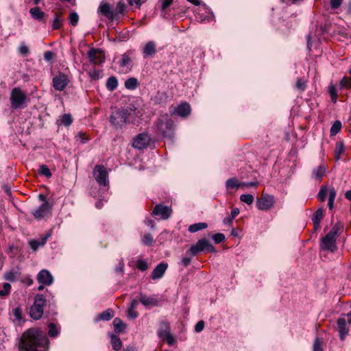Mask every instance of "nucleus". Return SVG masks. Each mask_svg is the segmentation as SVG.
Instances as JSON below:
<instances>
[{
    "label": "nucleus",
    "instance_id": "obj_1",
    "mask_svg": "<svg viewBox=\"0 0 351 351\" xmlns=\"http://www.w3.org/2000/svg\"><path fill=\"white\" fill-rule=\"evenodd\" d=\"M48 339L40 331L30 328L21 336L19 351H47Z\"/></svg>",
    "mask_w": 351,
    "mask_h": 351
},
{
    "label": "nucleus",
    "instance_id": "obj_2",
    "mask_svg": "<svg viewBox=\"0 0 351 351\" xmlns=\"http://www.w3.org/2000/svg\"><path fill=\"white\" fill-rule=\"evenodd\" d=\"M154 128L156 133L160 134L163 138L172 139L174 135V121L165 114L160 116L154 123Z\"/></svg>",
    "mask_w": 351,
    "mask_h": 351
},
{
    "label": "nucleus",
    "instance_id": "obj_3",
    "mask_svg": "<svg viewBox=\"0 0 351 351\" xmlns=\"http://www.w3.org/2000/svg\"><path fill=\"white\" fill-rule=\"evenodd\" d=\"M132 110L128 108H120L113 111L110 117L111 125L119 128L130 123Z\"/></svg>",
    "mask_w": 351,
    "mask_h": 351
},
{
    "label": "nucleus",
    "instance_id": "obj_4",
    "mask_svg": "<svg viewBox=\"0 0 351 351\" xmlns=\"http://www.w3.org/2000/svg\"><path fill=\"white\" fill-rule=\"evenodd\" d=\"M206 251L208 253L216 252L215 247L205 238L199 239L186 251L187 256H195L200 252Z\"/></svg>",
    "mask_w": 351,
    "mask_h": 351
},
{
    "label": "nucleus",
    "instance_id": "obj_5",
    "mask_svg": "<svg viewBox=\"0 0 351 351\" xmlns=\"http://www.w3.org/2000/svg\"><path fill=\"white\" fill-rule=\"evenodd\" d=\"M27 95L19 87L14 88L10 93V101L13 109L23 108L25 107Z\"/></svg>",
    "mask_w": 351,
    "mask_h": 351
},
{
    "label": "nucleus",
    "instance_id": "obj_6",
    "mask_svg": "<svg viewBox=\"0 0 351 351\" xmlns=\"http://www.w3.org/2000/svg\"><path fill=\"white\" fill-rule=\"evenodd\" d=\"M46 305V299L43 294H36L34 298L33 305L29 309L30 317L38 320L43 315V307Z\"/></svg>",
    "mask_w": 351,
    "mask_h": 351
},
{
    "label": "nucleus",
    "instance_id": "obj_7",
    "mask_svg": "<svg viewBox=\"0 0 351 351\" xmlns=\"http://www.w3.org/2000/svg\"><path fill=\"white\" fill-rule=\"evenodd\" d=\"M93 174L100 186H106L108 184V173L104 165H97L93 169Z\"/></svg>",
    "mask_w": 351,
    "mask_h": 351
},
{
    "label": "nucleus",
    "instance_id": "obj_8",
    "mask_svg": "<svg viewBox=\"0 0 351 351\" xmlns=\"http://www.w3.org/2000/svg\"><path fill=\"white\" fill-rule=\"evenodd\" d=\"M70 83L69 76L62 72H58L52 78V86L56 90L62 91Z\"/></svg>",
    "mask_w": 351,
    "mask_h": 351
},
{
    "label": "nucleus",
    "instance_id": "obj_9",
    "mask_svg": "<svg viewBox=\"0 0 351 351\" xmlns=\"http://www.w3.org/2000/svg\"><path fill=\"white\" fill-rule=\"evenodd\" d=\"M150 136L147 132L138 134L133 141L132 146L138 149L146 148L150 142Z\"/></svg>",
    "mask_w": 351,
    "mask_h": 351
},
{
    "label": "nucleus",
    "instance_id": "obj_10",
    "mask_svg": "<svg viewBox=\"0 0 351 351\" xmlns=\"http://www.w3.org/2000/svg\"><path fill=\"white\" fill-rule=\"evenodd\" d=\"M336 241L337 239L332 237H330L326 234V235L322 239L320 243V248L322 250L335 252L337 250Z\"/></svg>",
    "mask_w": 351,
    "mask_h": 351
},
{
    "label": "nucleus",
    "instance_id": "obj_11",
    "mask_svg": "<svg viewBox=\"0 0 351 351\" xmlns=\"http://www.w3.org/2000/svg\"><path fill=\"white\" fill-rule=\"evenodd\" d=\"M274 204V196L270 195H263L261 198L257 199V207L261 210H268Z\"/></svg>",
    "mask_w": 351,
    "mask_h": 351
},
{
    "label": "nucleus",
    "instance_id": "obj_12",
    "mask_svg": "<svg viewBox=\"0 0 351 351\" xmlns=\"http://www.w3.org/2000/svg\"><path fill=\"white\" fill-rule=\"evenodd\" d=\"M191 108L190 105L187 102H182L171 112V114L185 118L191 114Z\"/></svg>",
    "mask_w": 351,
    "mask_h": 351
},
{
    "label": "nucleus",
    "instance_id": "obj_13",
    "mask_svg": "<svg viewBox=\"0 0 351 351\" xmlns=\"http://www.w3.org/2000/svg\"><path fill=\"white\" fill-rule=\"evenodd\" d=\"M52 206L49 202L43 203L40 206L32 211V215L36 219H41L51 212Z\"/></svg>",
    "mask_w": 351,
    "mask_h": 351
},
{
    "label": "nucleus",
    "instance_id": "obj_14",
    "mask_svg": "<svg viewBox=\"0 0 351 351\" xmlns=\"http://www.w3.org/2000/svg\"><path fill=\"white\" fill-rule=\"evenodd\" d=\"M171 213V209L167 206L161 204H157L153 211L152 215L154 216H160L162 219H168Z\"/></svg>",
    "mask_w": 351,
    "mask_h": 351
},
{
    "label": "nucleus",
    "instance_id": "obj_15",
    "mask_svg": "<svg viewBox=\"0 0 351 351\" xmlns=\"http://www.w3.org/2000/svg\"><path fill=\"white\" fill-rule=\"evenodd\" d=\"M37 280L39 284L49 286L53 282V277L47 269H42L37 275Z\"/></svg>",
    "mask_w": 351,
    "mask_h": 351
},
{
    "label": "nucleus",
    "instance_id": "obj_16",
    "mask_svg": "<svg viewBox=\"0 0 351 351\" xmlns=\"http://www.w3.org/2000/svg\"><path fill=\"white\" fill-rule=\"evenodd\" d=\"M139 302L145 307L156 306L158 304V300L156 297L148 296L141 293L139 294Z\"/></svg>",
    "mask_w": 351,
    "mask_h": 351
},
{
    "label": "nucleus",
    "instance_id": "obj_17",
    "mask_svg": "<svg viewBox=\"0 0 351 351\" xmlns=\"http://www.w3.org/2000/svg\"><path fill=\"white\" fill-rule=\"evenodd\" d=\"M88 57L90 62L93 64H101L104 62V58L99 49L92 48L88 52Z\"/></svg>",
    "mask_w": 351,
    "mask_h": 351
},
{
    "label": "nucleus",
    "instance_id": "obj_18",
    "mask_svg": "<svg viewBox=\"0 0 351 351\" xmlns=\"http://www.w3.org/2000/svg\"><path fill=\"white\" fill-rule=\"evenodd\" d=\"M98 13L104 15L110 20H114L113 10H112L110 5L107 2H101L98 8Z\"/></svg>",
    "mask_w": 351,
    "mask_h": 351
},
{
    "label": "nucleus",
    "instance_id": "obj_19",
    "mask_svg": "<svg viewBox=\"0 0 351 351\" xmlns=\"http://www.w3.org/2000/svg\"><path fill=\"white\" fill-rule=\"evenodd\" d=\"M156 53V45L154 41L147 42L142 49L143 58H152Z\"/></svg>",
    "mask_w": 351,
    "mask_h": 351
},
{
    "label": "nucleus",
    "instance_id": "obj_20",
    "mask_svg": "<svg viewBox=\"0 0 351 351\" xmlns=\"http://www.w3.org/2000/svg\"><path fill=\"white\" fill-rule=\"evenodd\" d=\"M168 267L167 263L162 262L157 265L152 272V278L157 280L161 278Z\"/></svg>",
    "mask_w": 351,
    "mask_h": 351
},
{
    "label": "nucleus",
    "instance_id": "obj_21",
    "mask_svg": "<svg viewBox=\"0 0 351 351\" xmlns=\"http://www.w3.org/2000/svg\"><path fill=\"white\" fill-rule=\"evenodd\" d=\"M337 330L339 332V338L341 340H344L348 335L349 328L347 326L346 320L345 318H339L337 321Z\"/></svg>",
    "mask_w": 351,
    "mask_h": 351
},
{
    "label": "nucleus",
    "instance_id": "obj_22",
    "mask_svg": "<svg viewBox=\"0 0 351 351\" xmlns=\"http://www.w3.org/2000/svg\"><path fill=\"white\" fill-rule=\"evenodd\" d=\"M21 275V268L16 267L4 274V279L14 282L17 281Z\"/></svg>",
    "mask_w": 351,
    "mask_h": 351
},
{
    "label": "nucleus",
    "instance_id": "obj_23",
    "mask_svg": "<svg viewBox=\"0 0 351 351\" xmlns=\"http://www.w3.org/2000/svg\"><path fill=\"white\" fill-rule=\"evenodd\" d=\"M171 332L170 322L164 320L159 323V326L157 330V335L161 339Z\"/></svg>",
    "mask_w": 351,
    "mask_h": 351
},
{
    "label": "nucleus",
    "instance_id": "obj_24",
    "mask_svg": "<svg viewBox=\"0 0 351 351\" xmlns=\"http://www.w3.org/2000/svg\"><path fill=\"white\" fill-rule=\"evenodd\" d=\"M51 234H46L39 239L30 240L29 241V245L32 250L36 251L38 249L39 247H43L46 244Z\"/></svg>",
    "mask_w": 351,
    "mask_h": 351
},
{
    "label": "nucleus",
    "instance_id": "obj_25",
    "mask_svg": "<svg viewBox=\"0 0 351 351\" xmlns=\"http://www.w3.org/2000/svg\"><path fill=\"white\" fill-rule=\"evenodd\" d=\"M29 14L32 19L38 21H43L45 16V13L38 6L31 8Z\"/></svg>",
    "mask_w": 351,
    "mask_h": 351
},
{
    "label": "nucleus",
    "instance_id": "obj_26",
    "mask_svg": "<svg viewBox=\"0 0 351 351\" xmlns=\"http://www.w3.org/2000/svg\"><path fill=\"white\" fill-rule=\"evenodd\" d=\"M126 10V5L124 2L119 1L117 3L116 8L113 10L114 20L119 19L120 15L124 14Z\"/></svg>",
    "mask_w": 351,
    "mask_h": 351
},
{
    "label": "nucleus",
    "instance_id": "obj_27",
    "mask_svg": "<svg viewBox=\"0 0 351 351\" xmlns=\"http://www.w3.org/2000/svg\"><path fill=\"white\" fill-rule=\"evenodd\" d=\"M343 226L340 222H337L331 230L327 233L330 237L337 239L338 236L343 232Z\"/></svg>",
    "mask_w": 351,
    "mask_h": 351
},
{
    "label": "nucleus",
    "instance_id": "obj_28",
    "mask_svg": "<svg viewBox=\"0 0 351 351\" xmlns=\"http://www.w3.org/2000/svg\"><path fill=\"white\" fill-rule=\"evenodd\" d=\"M110 343L112 345V348L114 350H120L122 348V341L119 337L117 335L111 334L110 335Z\"/></svg>",
    "mask_w": 351,
    "mask_h": 351
},
{
    "label": "nucleus",
    "instance_id": "obj_29",
    "mask_svg": "<svg viewBox=\"0 0 351 351\" xmlns=\"http://www.w3.org/2000/svg\"><path fill=\"white\" fill-rule=\"evenodd\" d=\"M326 171V168L324 165H319L317 168L313 169L312 172L313 178L316 180H321L325 174Z\"/></svg>",
    "mask_w": 351,
    "mask_h": 351
},
{
    "label": "nucleus",
    "instance_id": "obj_30",
    "mask_svg": "<svg viewBox=\"0 0 351 351\" xmlns=\"http://www.w3.org/2000/svg\"><path fill=\"white\" fill-rule=\"evenodd\" d=\"M113 326H114V331L118 333L123 332L126 328V325L119 317H116L113 320Z\"/></svg>",
    "mask_w": 351,
    "mask_h": 351
},
{
    "label": "nucleus",
    "instance_id": "obj_31",
    "mask_svg": "<svg viewBox=\"0 0 351 351\" xmlns=\"http://www.w3.org/2000/svg\"><path fill=\"white\" fill-rule=\"evenodd\" d=\"M208 227V224L205 222H199L193 223L189 226L188 230L191 233L197 232L199 230L206 229Z\"/></svg>",
    "mask_w": 351,
    "mask_h": 351
},
{
    "label": "nucleus",
    "instance_id": "obj_32",
    "mask_svg": "<svg viewBox=\"0 0 351 351\" xmlns=\"http://www.w3.org/2000/svg\"><path fill=\"white\" fill-rule=\"evenodd\" d=\"M139 86L138 80L136 77H130L125 81V87L129 90H135Z\"/></svg>",
    "mask_w": 351,
    "mask_h": 351
},
{
    "label": "nucleus",
    "instance_id": "obj_33",
    "mask_svg": "<svg viewBox=\"0 0 351 351\" xmlns=\"http://www.w3.org/2000/svg\"><path fill=\"white\" fill-rule=\"evenodd\" d=\"M226 187L227 190H230L234 188H241V184L238 182L237 179L235 178H231L226 180Z\"/></svg>",
    "mask_w": 351,
    "mask_h": 351
},
{
    "label": "nucleus",
    "instance_id": "obj_34",
    "mask_svg": "<svg viewBox=\"0 0 351 351\" xmlns=\"http://www.w3.org/2000/svg\"><path fill=\"white\" fill-rule=\"evenodd\" d=\"M118 81L116 77L110 76L106 82V88L110 91H113L117 88Z\"/></svg>",
    "mask_w": 351,
    "mask_h": 351
},
{
    "label": "nucleus",
    "instance_id": "obj_35",
    "mask_svg": "<svg viewBox=\"0 0 351 351\" xmlns=\"http://www.w3.org/2000/svg\"><path fill=\"white\" fill-rule=\"evenodd\" d=\"M114 316V313L112 309L108 308L104 311H103L101 313L99 314L98 316L97 320H104V321H109Z\"/></svg>",
    "mask_w": 351,
    "mask_h": 351
},
{
    "label": "nucleus",
    "instance_id": "obj_36",
    "mask_svg": "<svg viewBox=\"0 0 351 351\" xmlns=\"http://www.w3.org/2000/svg\"><path fill=\"white\" fill-rule=\"evenodd\" d=\"M345 150V146L343 141H338L336 143L335 145V158L337 160H339L341 158V155L343 154V152Z\"/></svg>",
    "mask_w": 351,
    "mask_h": 351
},
{
    "label": "nucleus",
    "instance_id": "obj_37",
    "mask_svg": "<svg viewBox=\"0 0 351 351\" xmlns=\"http://www.w3.org/2000/svg\"><path fill=\"white\" fill-rule=\"evenodd\" d=\"M239 214V209L238 208H234L232 210L230 216L227 217L223 219V223L225 225H230L232 223L234 219Z\"/></svg>",
    "mask_w": 351,
    "mask_h": 351
},
{
    "label": "nucleus",
    "instance_id": "obj_38",
    "mask_svg": "<svg viewBox=\"0 0 351 351\" xmlns=\"http://www.w3.org/2000/svg\"><path fill=\"white\" fill-rule=\"evenodd\" d=\"M55 19L53 21L52 24V28L53 29H59L62 25V20L61 19L60 14L56 12L55 14Z\"/></svg>",
    "mask_w": 351,
    "mask_h": 351
},
{
    "label": "nucleus",
    "instance_id": "obj_39",
    "mask_svg": "<svg viewBox=\"0 0 351 351\" xmlns=\"http://www.w3.org/2000/svg\"><path fill=\"white\" fill-rule=\"evenodd\" d=\"M324 218V209L320 208L317 209L312 216V221L316 222H321Z\"/></svg>",
    "mask_w": 351,
    "mask_h": 351
},
{
    "label": "nucleus",
    "instance_id": "obj_40",
    "mask_svg": "<svg viewBox=\"0 0 351 351\" xmlns=\"http://www.w3.org/2000/svg\"><path fill=\"white\" fill-rule=\"evenodd\" d=\"M341 128V122L339 120L335 121L330 128V136H335L339 132Z\"/></svg>",
    "mask_w": 351,
    "mask_h": 351
},
{
    "label": "nucleus",
    "instance_id": "obj_41",
    "mask_svg": "<svg viewBox=\"0 0 351 351\" xmlns=\"http://www.w3.org/2000/svg\"><path fill=\"white\" fill-rule=\"evenodd\" d=\"M154 242L153 236L150 233H146L142 238V243L146 246H151Z\"/></svg>",
    "mask_w": 351,
    "mask_h": 351
},
{
    "label": "nucleus",
    "instance_id": "obj_42",
    "mask_svg": "<svg viewBox=\"0 0 351 351\" xmlns=\"http://www.w3.org/2000/svg\"><path fill=\"white\" fill-rule=\"evenodd\" d=\"M48 327V335L51 337H56L59 334L56 325L54 323H49Z\"/></svg>",
    "mask_w": 351,
    "mask_h": 351
},
{
    "label": "nucleus",
    "instance_id": "obj_43",
    "mask_svg": "<svg viewBox=\"0 0 351 351\" xmlns=\"http://www.w3.org/2000/svg\"><path fill=\"white\" fill-rule=\"evenodd\" d=\"M12 315L14 317V321L21 322L23 319L22 308L21 306H17L12 310Z\"/></svg>",
    "mask_w": 351,
    "mask_h": 351
},
{
    "label": "nucleus",
    "instance_id": "obj_44",
    "mask_svg": "<svg viewBox=\"0 0 351 351\" xmlns=\"http://www.w3.org/2000/svg\"><path fill=\"white\" fill-rule=\"evenodd\" d=\"M38 173L47 178H51L52 176L50 169L46 165H42L39 167Z\"/></svg>",
    "mask_w": 351,
    "mask_h": 351
},
{
    "label": "nucleus",
    "instance_id": "obj_45",
    "mask_svg": "<svg viewBox=\"0 0 351 351\" xmlns=\"http://www.w3.org/2000/svg\"><path fill=\"white\" fill-rule=\"evenodd\" d=\"M322 343V340L319 337H316L314 340L313 351H324Z\"/></svg>",
    "mask_w": 351,
    "mask_h": 351
},
{
    "label": "nucleus",
    "instance_id": "obj_46",
    "mask_svg": "<svg viewBox=\"0 0 351 351\" xmlns=\"http://www.w3.org/2000/svg\"><path fill=\"white\" fill-rule=\"evenodd\" d=\"M132 62V60L128 54L124 53L122 56L121 60L120 61V66L121 67L128 66Z\"/></svg>",
    "mask_w": 351,
    "mask_h": 351
},
{
    "label": "nucleus",
    "instance_id": "obj_47",
    "mask_svg": "<svg viewBox=\"0 0 351 351\" xmlns=\"http://www.w3.org/2000/svg\"><path fill=\"white\" fill-rule=\"evenodd\" d=\"M240 199L241 202L250 205L253 203L254 198V196L251 194H243L240 196Z\"/></svg>",
    "mask_w": 351,
    "mask_h": 351
},
{
    "label": "nucleus",
    "instance_id": "obj_48",
    "mask_svg": "<svg viewBox=\"0 0 351 351\" xmlns=\"http://www.w3.org/2000/svg\"><path fill=\"white\" fill-rule=\"evenodd\" d=\"M328 194V190L326 186H322L318 193L317 197L321 202L326 200Z\"/></svg>",
    "mask_w": 351,
    "mask_h": 351
},
{
    "label": "nucleus",
    "instance_id": "obj_49",
    "mask_svg": "<svg viewBox=\"0 0 351 351\" xmlns=\"http://www.w3.org/2000/svg\"><path fill=\"white\" fill-rule=\"evenodd\" d=\"M162 341H166L169 346H173L176 343V337L170 332L162 339Z\"/></svg>",
    "mask_w": 351,
    "mask_h": 351
},
{
    "label": "nucleus",
    "instance_id": "obj_50",
    "mask_svg": "<svg viewBox=\"0 0 351 351\" xmlns=\"http://www.w3.org/2000/svg\"><path fill=\"white\" fill-rule=\"evenodd\" d=\"M212 239H213L215 244H219L224 241L226 237L223 233H217L212 236Z\"/></svg>",
    "mask_w": 351,
    "mask_h": 351
},
{
    "label": "nucleus",
    "instance_id": "obj_51",
    "mask_svg": "<svg viewBox=\"0 0 351 351\" xmlns=\"http://www.w3.org/2000/svg\"><path fill=\"white\" fill-rule=\"evenodd\" d=\"M79 20V16L75 12L69 14V21L71 25L76 26Z\"/></svg>",
    "mask_w": 351,
    "mask_h": 351
},
{
    "label": "nucleus",
    "instance_id": "obj_52",
    "mask_svg": "<svg viewBox=\"0 0 351 351\" xmlns=\"http://www.w3.org/2000/svg\"><path fill=\"white\" fill-rule=\"evenodd\" d=\"M73 122L72 117L70 114H64L62 118V123L65 126H69Z\"/></svg>",
    "mask_w": 351,
    "mask_h": 351
},
{
    "label": "nucleus",
    "instance_id": "obj_53",
    "mask_svg": "<svg viewBox=\"0 0 351 351\" xmlns=\"http://www.w3.org/2000/svg\"><path fill=\"white\" fill-rule=\"evenodd\" d=\"M11 290L10 284L5 282L3 285V289L0 290V296L3 297L8 295Z\"/></svg>",
    "mask_w": 351,
    "mask_h": 351
},
{
    "label": "nucleus",
    "instance_id": "obj_54",
    "mask_svg": "<svg viewBox=\"0 0 351 351\" xmlns=\"http://www.w3.org/2000/svg\"><path fill=\"white\" fill-rule=\"evenodd\" d=\"M340 86L347 89H351V79L347 77H343L340 81Z\"/></svg>",
    "mask_w": 351,
    "mask_h": 351
},
{
    "label": "nucleus",
    "instance_id": "obj_55",
    "mask_svg": "<svg viewBox=\"0 0 351 351\" xmlns=\"http://www.w3.org/2000/svg\"><path fill=\"white\" fill-rule=\"evenodd\" d=\"M136 267L142 271H146L148 268V265H147V263L145 261L143 260V259H138L137 261H136Z\"/></svg>",
    "mask_w": 351,
    "mask_h": 351
},
{
    "label": "nucleus",
    "instance_id": "obj_56",
    "mask_svg": "<svg viewBox=\"0 0 351 351\" xmlns=\"http://www.w3.org/2000/svg\"><path fill=\"white\" fill-rule=\"evenodd\" d=\"M329 93H330V97H331V101L333 103H335L337 101V91H336V88H335V87L333 85H330L329 86Z\"/></svg>",
    "mask_w": 351,
    "mask_h": 351
},
{
    "label": "nucleus",
    "instance_id": "obj_57",
    "mask_svg": "<svg viewBox=\"0 0 351 351\" xmlns=\"http://www.w3.org/2000/svg\"><path fill=\"white\" fill-rule=\"evenodd\" d=\"M89 76L94 80L100 79L102 76V73L100 71L94 69L89 72Z\"/></svg>",
    "mask_w": 351,
    "mask_h": 351
},
{
    "label": "nucleus",
    "instance_id": "obj_58",
    "mask_svg": "<svg viewBox=\"0 0 351 351\" xmlns=\"http://www.w3.org/2000/svg\"><path fill=\"white\" fill-rule=\"evenodd\" d=\"M295 86L298 90L303 91L305 90V88L306 87V82H305V81L302 80L301 78H299V79H298V80L296 82Z\"/></svg>",
    "mask_w": 351,
    "mask_h": 351
},
{
    "label": "nucleus",
    "instance_id": "obj_59",
    "mask_svg": "<svg viewBox=\"0 0 351 351\" xmlns=\"http://www.w3.org/2000/svg\"><path fill=\"white\" fill-rule=\"evenodd\" d=\"M127 316L130 319H134L138 316V314L136 311H134V309L129 308L128 310Z\"/></svg>",
    "mask_w": 351,
    "mask_h": 351
},
{
    "label": "nucleus",
    "instance_id": "obj_60",
    "mask_svg": "<svg viewBox=\"0 0 351 351\" xmlns=\"http://www.w3.org/2000/svg\"><path fill=\"white\" fill-rule=\"evenodd\" d=\"M204 322L203 320L199 321L195 326V331L196 332H202L204 328Z\"/></svg>",
    "mask_w": 351,
    "mask_h": 351
},
{
    "label": "nucleus",
    "instance_id": "obj_61",
    "mask_svg": "<svg viewBox=\"0 0 351 351\" xmlns=\"http://www.w3.org/2000/svg\"><path fill=\"white\" fill-rule=\"evenodd\" d=\"M19 51L21 55L27 56L29 53V49L24 43H22L19 46Z\"/></svg>",
    "mask_w": 351,
    "mask_h": 351
},
{
    "label": "nucleus",
    "instance_id": "obj_62",
    "mask_svg": "<svg viewBox=\"0 0 351 351\" xmlns=\"http://www.w3.org/2000/svg\"><path fill=\"white\" fill-rule=\"evenodd\" d=\"M342 2L343 0H330V7L332 9H337L341 6Z\"/></svg>",
    "mask_w": 351,
    "mask_h": 351
},
{
    "label": "nucleus",
    "instance_id": "obj_63",
    "mask_svg": "<svg viewBox=\"0 0 351 351\" xmlns=\"http://www.w3.org/2000/svg\"><path fill=\"white\" fill-rule=\"evenodd\" d=\"M55 56V54L53 52L51 51H47L44 53V59L46 61H50Z\"/></svg>",
    "mask_w": 351,
    "mask_h": 351
},
{
    "label": "nucleus",
    "instance_id": "obj_64",
    "mask_svg": "<svg viewBox=\"0 0 351 351\" xmlns=\"http://www.w3.org/2000/svg\"><path fill=\"white\" fill-rule=\"evenodd\" d=\"M191 258L189 256L183 257L181 260L182 265H183L185 267L189 266L191 264Z\"/></svg>",
    "mask_w": 351,
    "mask_h": 351
}]
</instances>
